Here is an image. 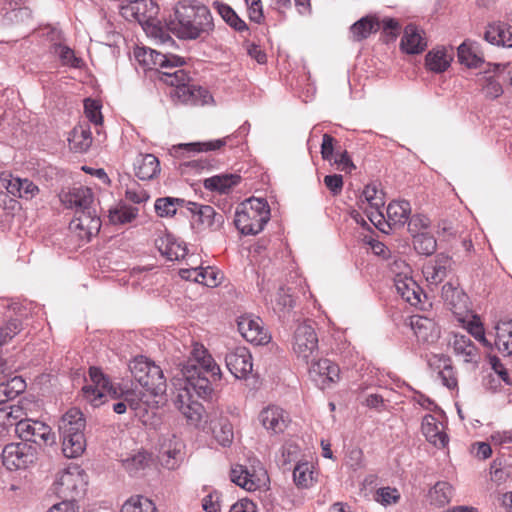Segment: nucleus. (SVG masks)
Instances as JSON below:
<instances>
[{
	"label": "nucleus",
	"instance_id": "1",
	"mask_svg": "<svg viewBox=\"0 0 512 512\" xmlns=\"http://www.w3.org/2000/svg\"><path fill=\"white\" fill-rule=\"evenodd\" d=\"M181 375L184 387L179 389L174 403L189 423L197 425L205 409L201 403L193 400L192 392L199 398H210L213 388L208 376L219 380L221 370L208 350L202 344L194 343L188 360L181 367Z\"/></svg>",
	"mask_w": 512,
	"mask_h": 512
},
{
	"label": "nucleus",
	"instance_id": "2",
	"mask_svg": "<svg viewBox=\"0 0 512 512\" xmlns=\"http://www.w3.org/2000/svg\"><path fill=\"white\" fill-rule=\"evenodd\" d=\"M175 19L171 21V30L184 40L207 38L214 30V21L210 10L195 0H183L176 4Z\"/></svg>",
	"mask_w": 512,
	"mask_h": 512
},
{
	"label": "nucleus",
	"instance_id": "3",
	"mask_svg": "<svg viewBox=\"0 0 512 512\" xmlns=\"http://www.w3.org/2000/svg\"><path fill=\"white\" fill-rule=\"evenodd\" d=\"M181 66H161L163 70L154 71L149 67L145 70L147 73H157L158 78L165 84L174 87L171 91V97L178 103L189 106L213 105L214 98L208 89L189 85L191 77L189 73L180 68Z\"/></svg>",
	"mask_w": 512,
	"mask_h": 512
},
{
	"label": "nucleus",
	"instance_id": "4",
	"mask_svg": "<svg viewBox=\"0 0 512 512\" xmlns=\"http://www.w3.org/2000/svg\"><path fill=\"white\" fill-rule=\"evenodd\" d=\"M270 220V207L265 199L250 198L236 210L234 223L243 235L260 233Z\"/></svg>",
	"mask_w": 512,
	"mask_h": 512
},
{
	"label": "nucleus",
	"instance_id": "5",
	"mask_svg": "<svg viewBox=\"0 0 512 512\" xmlns=\"http://www.w3.org/2000/svg\"><path fill=\"white\" fill-rule=\"evenodd\" d=\"M129 370L146 392L153 396L165 393L167 384L162 369L146 357H135L129 363Z\"/></svg>",
	"mask_w": 512,
	"mask_h": 512
},
{
	"label": "nucleus",
	"instance_id": "6",
	"mask_svg": "<svg viewBox=\"0 0 512 512\" xmlns=\"http://www.w3.org/2000/svg\"><path fill=\"white\" fill-rule=\"evenodd\" d=\"M87 483L84 470L79 465L73 464L58 473L54 482V491L64 499L63 501L73 503L76 497L85 492Z\"/></svg>",
	"mask_w": 512,
	"mask_h": 512
},
{
	"label": "nucleus",
	"instance_id": "7",
	"mask_svg": "<svg viewBox=\"0 0 512 512\" xmlns=\"http://www.w3.org/2000/svg\"><path fill=\"white\" fill-rule=\"evenodd\" d=\"M90 382L82 387L84 399L93 407L104 404L106 397H118V388L114 387L109 379L97 367L89 369Z\"/></svg>",
	"mask_w": 512,
	"mask_h": 512
},
{
	"label": "nucleus",
	"instance_id": "8",
	"mask_svg": "<svg viewBox=\"0 0 512 512\" xmlns=\"http://www.w3.org/2000/svg\"><path fill=\"white\" fill-rule=\"evenodd\" d=\"M292 349L298 359L306 364L318 352V336L311 321L299 323L293 333Z\"/></svg>",
	"mask_w": 512,
	"mask_h": 512
},
{
	"label": "nucleus",
	"instance_id": "9",
	"mask_svg": "<svg viewBox=\"0 0 512 512\" xmlns=\"http://www.w3.org/2000/svg\"><path fill=\"white\" fill-rule=\"evenodd\" d=\"M15 432L24 442H32L40 447L55 443V434L51 427L38 420L20 421Z\"/></svg>",
	"mask_w": 512,
	"mask_h": 512
},
{
	"label": "nucleus",
	"instance_id": "10",
	"mask_svg": "<svg viewBox=\"0 0 512 512\" xmlns=\"http://www.w3.org/2000/svg\"><path fill=\"white\" fill-rule=\"evenodd\" d=\"M3 465L10 471L26 469L36 460V450L26 443L7 444L2 451Z\"/></svg>",
	"mask_w": 512,
	"mask_h": 512
},
{
	"label": "nucleus",
	"instance_id": "11",
	"mask_svg": "<svg viewBox=\"0 0 512 512\" xmlns=\"http://www.w3.org/2000/svg\"><path fill=\"white\" fill-rule=\"evenodd\" d=\"M310 379L321 390L331 387L340 379L339 366L330 359L322 358L318 360L312 359L308 369Z\"/></svg>",
	"mask_w": 512,
	"mask_h": 512
},
{
	"label": "nucleus",
	"instance_id": "12",
	"mask_svg": "<svg viewBox=\"0 0 512 512\" xmlns=\"http://www.w3.org/2000/svg\"><path fill=\"white\" fill-rule=\"evenodd\" d=\"M159 6L154 0H135L121 6L120 14L128 21H137L140 25L154 21L159 14Z\"/></svg>",
	"mask_w": 512,
	"mask_h": 512
},
{
	"label": "nucleus",
	"instance_id": "13",
	"mask_svg": "<svg viewBox=\"0 0 512 512\" xmlns=\"http://www.w3.org/2000/svg\"><path fill=\"white\" fill-rule=\"evenodd\" d=\"M187 209L192 214L193 225H196L199 230L206 228L218 230L224 223L223 214L217 213L210 205L187 202Z\"/></svg>",
	"mask_w": 512,
	"mask_h": 512
},
{
	"label": "nucleus",
	"instance_id": "14",
	"mask_svg": "<svg viewBox=\"0 0 512 512\" xmlns=\"http://www.w3.org/2000/svg\"><path fill=\"white\" fill-rule=\"evenodd\" d=\"M238 331L242 337L254 345H265L270 342L271 336L263 327L259 317L243 315L237 321Z\"/></svg>",
	"mask_w": 512,
	"mask_h": 512
},
{
	"label": "nucleus",
	"instance_id": "15",
	"mask_svg": "<svg viewBox=\"0 0 512 512\" xmlns=\"http://www.w3.org/2000/svg\"><path fill=\"white\" fill-rule=\"evenodd\" d=\"M225 363L227 369L237 379H245L252 372V356L246 347H236L228 351Z\"/></svg>",
	"mask_w": 512,
	"mask_h": 512
},
{
	"label": "nucleus",
	"instance_id": "16",
	"mask_svg": "<svg viewBox=\"0 0 512 512\" xmlns=\"http://www.w3.org/2000/svg\"><path fill=\"white\" fill-rule=\"evenodd\" d=\"M100 228L101 220L97 215L96 209L76 214L69 223V229L72 232L78 233L79 238L86 241H89L92 236L98 234Z\"/></svg>",
	"mask_w": 512,
	"mask_h": 512
},
{
	"label": "nucleus",
	"instance_id": "17",
	"mask_svg": "<svg viewBox=\"0 0 512 512\" xmlns=\"http://www.w3.org/2000/svg\"><path fill=\"white\" fill-rule=\"evenodd\" d=\"M62 204L69 209H74L76 214L96 209L93 192L88 187H73L68 192L60 195Z\"/></svg>",
	"mask_w": 512,
	"mask_h": 512
},
{
	"label": "nucleus",
	"instance_id": "18",
	"mask_svg": "<svg viewBox=\"0 0 512 512\" xmlns=\"http://www.w3.org/2000/svg\"><path fill=\"white\" fill-rule=\"evenodd\" d=\"M361 202L366 203L369 206V208H364L365 213L374 225H377L384 219V215L381 211L385 204L384 193L381 190H378L375 184H368L365 186Z\"/></svg>",
	"mask_w": 512,
	"mask_h": 512
},
{
	"label": "nucleus",
	"instance_id": "19",
	"mask_svg": "<svg viewBox=\"0 0 512 512\" xmlns=\"http://www.w3.org/2000/svg\"><path fill=\"white\" fill-rule=\"evenodd\" d=\"M263 427L272 434H280L287 428L290 419L288 413L278 406H268L259 414Z\"/></svg>",
	"mask_w": 512,
	"mask_h": 512
},
{
	"label": "nucleus",
	"instance_id": "20",
	"mask_svg": "<svg viewBox=\"0 0 512 512\" xmlns=\"http://www.w3.org/2000/svg\"><path fill=\"white\" fill-rule=\"evenodd\" d=\"M425 32L414 24H408L403 31L400 41V49L403 53L421 54L427 48Z\"/></svg>",
	"mask_w": 512,
	"mask_h": 512
},
{
	"label": "nucleus",
	"instance_id": "21",
	"mask_svg": "<svg viewBox=\"0 0 512 512\" xmlns=\"http://www.w3.org/2000/svg\"><path fill=\"white\" fill-rule=\"evenodd\" d=\"M265 478L266 473L262 469H260V474L256 473V471L251 473L243 465H235L230 471L231 481L247 491L259 489L264 484Z\"/></svg>",
	"mask_w": 512,
	"mask_h": 512
},
{
	"label": "nucleus",
	"instance_id": "22",
	"mask_svg": "<svg viewBox=\"0 0 512 512\" xmlns=\"http://www.w3.org/2000/svg\"><path fill=\"white\" fill-rule=\"evenodd\" d=\"M452 260L443 253L437 254L434 260H431L423 266V275L430 285H438L447 276L451 267Z\"/></svg>",
	"mask_w": 512,
	"mask_h": 512
},
{
	"label": "nucleus",
	"instance_id": "23",
	"mask_svg": "<svg viewBox=\"0 0 512 512\" xmlns=\"http://www.w3.org/2000/svg\"><path fill=\"white\" fill-rule=\"evenodd\" d=\"M410 326L417 340L421 343H433L439 338V328L430 318L413 315L410 318Z\"/></svg>",
	"mask_w": 512,
	"mask_h": 512
},
{
	"label": "nucleus",
	"instance_id": "24",
	"mask_svg": "<svg viewBox=\"0 0 512 512\" xmlns=\"http://www.w3.org/2000/svg\"><path fill=\"white\" fill-rule=\"evenodd\" d=\"M155 246L169 261L183 259L187 255L186 245L171 234H162L155 239Z\"/></svg>",
	"mask_w": 512,
	"mask_h": 512
},
{
	"label": "nucleus",
	"instance_id": "25",
	"mask_svg": "<svg viewBox=\"0 0 512 512\" xmlns=\"http://www.w3.org/2000/svg\"><path fill=\"white\" fill-rule=\"evenodd\" d=\"M453 350L455 355L465 363L477 366L481 359L479 349L473 341L466 335H454Z\"/></svg>",
	"mask_w": 512,
	"mask_h": 512
},
{
	"label": "nucleus",
	"instance_id": "26",
	"mask_svg": "<svg viewBox=\"0 0 512 512\" xmlns=\"http://www.w3.org/2000/svg\"><path fill=\"white\" fill-rule=\"evenodd\" d=\"M421 429L427 441L438 447H445L448 436L443 432V425L433 415L427 414L422 419Z\"/></svg>",
	"mask_w": 512,
	"mask_h": 512
},
{
	"label": "nucleus",
	"instance_id": "27",
	"mask_svg": "<svg viewBox=\"0 0 512 512\" xmlns=\"http://www.w3.org/2000/svg\"><path fill=\"white\" fill-rule=\"evenodd\" d=\"M86 420L83 413L77 408L69 409L61 418L59 430L61 435L76 436L84 434Z\"/></svg>",
	"mask_w": 512,
	"mask_h": 512
},
{
	"label": "nucleus",
	"instance_id": "28",
	"mask_svg": "<svg viewBox=\"0 0 512 512\" xmlns=\"http://www.w3.org/2000/svg\"><path fill=\"white\" fill-rule=\"evenodd\" d=\"M160 170V162L153 154H139L135 159L134 171L140 180H151Z\"/></svg>",
	"mask_w": 512,
	"mask_h": 512
},
{
	"label": "nucleus",
	"instance_id": "29",
	"mask_svg": "<svg viewBox=\"0 0 512 512\" xmlns=\"http://www.w3.org/2000/svg\"><path fill=\"white\" fill-rule=\"evenodd\" d=\"M381 29V22L376 15H367L356 21L350 27L353 41H362Z\"/></svg>",
	"mask_w": 512,
	"mask_h": 512
},
{
	"label": "nucleus",
	"instance_id": "30",
	"mask_svg": "<svg viewBox=\"0 0 512 512\" xmlns=\"http://www.w3.org/2000/svg\"><path fill=\"white\" fill-rule=\"evenodd\" d=\"M485 39L491 44L512 47V27L501 21L493 22L487 27Z\"/></svg>",
	"mask_w": 512,
	"mask_h": 512
},
{
	"label": "nucleus",
	"instance_id": "31",
	"mask_svg": "<svg viewBox=\"0 0 512 512\" xmlns=\"http://www.w3.org/2000/svg\"><path fill=\"white\" fill-rule=\"evenodd\" d=\"M394 286L397 294L410 305L417 306L421 303L423 291L412 276L396 280Z\"/></svg>",
	"mask_w": 512,
	"mask_h": 512
},
{
	"label": "nucleus",
	"instance_id": "32",
	"mask_svg": "<svg viewBox=\"0 0 512 512\" xmlns=\"http://www.w3.org/2000/svg\"><path fill=\"white\" fill-rule=\"evenodd\" d=\"M499 68L500 66H494L493 69L486 70L477 79L485 96L491 99L498 98L503 93L502 86L497 79L501 73Z\"/></svg>",
	"mask_w": 512,
	"mask_h": 512
},
{
	"label": "nucleus",
	"instance_id": "33",
	"mask_svg": "<svg viewBox=\"0 0 512 512\" xmlns=\"http://www.w3.org/2000/svg\"><path fill=\"white\" fill-rule=\"evenodd\" d=\"M387 221L389 227H402L404 226L410 216L411 207L408 201H393L388 204Z\"/></svg>",
	"mask_w": 512,
	"mask_h": 512
},
{
	"label": "nucleus",
	"instance_id": "34",
	"mask_svg": "<svg viewBox=\"0 0 512 512\" xmlns=\"http://www.w3.org/2000/svg\"><path fill=\"white\" fill-rule=\"evenodd\" d=\"M459 64H481L484 62V54L480 45L470 39L464 40L457 48Z\"/></svg>",
	"mask_w": 512,
	"mask_h": 512
},
{
	"label": "nucleus",
	"instance_id": "35",
	"mask_svg": "<svg viewBox=\"0 0 512 512\" xmlns=\"http://www.w3.org/2000/svg\"><path fill=\"white\" fill-rule=\"evenodd\" d=\"M70 148L75 152H86L92 144L90 126L86 123L74 127L68 138Z\"/></svg>",
	"mask_w": 512,
	"mask_h": 512
},
{
	"label": "nucleus",
	"instance_id": "36",
	"mask_svg": "<svg viewBox=\"0 0 512 512\" xmlns=\"http://www.w3.org/2000/svg\"><path fill=\"white\" fill-rule=\"evenodd\" d=\"M132 56L138 64H172L167 55L142 45L134 46Z\"/></svg>",
	"mask_w": 512,
	"mask_h": 512
},
{
	"label": "nucleus",
	"instance_id": "37",
	"mask_svg": "<svg viewBox=\"0 0 512 512\" xmlns=\"http://www.w3.org/2000/svg\"><path fill=\"white\" fill-rule=\"evenodd\" d=\"M495 345L506 355L512 354V320L499 321L495 327Z\"/></svg>",
	"mask_w": 512,
	"mask_h": 512
},
{
	"label": "nucleus",
	"instance_id": "38",
	"mask_svg": "<svg viewBox=\"0 0 512 512\" xmlns=\"http://www.w3.org/2000/svg\"><path fill=\"white\" fill-rule=\"evenodd\" d=\"M240 179L241 177L237 174H220L206 178L203 185L207 190L225 193L230 188L237 185Z\"/></svg>",
	"mask_w": 512,
	"mask_h": 512
},
{
	"label": "nucleus",
	"instance_id": "39",
	"mask_svg": "<svg viewBox=\"0 0 512 512\" xmlns=\"http://www.w3.org/2000/svg\"><path fill=\"white\" fill-rule=\"evenodd\" d=\"M62 451L67 458H77L83 454L86 448V439L84 434L61 435Z\"/></svg>",
	"mask_w": 512,
	"mask_h": 512
},
{
	"label": "nucleus",
	"instance_id": "40",
	"mask_svg": "<svg viewBox=\"0 0 512 512\" xmlns=\"http://www.w3.org/2000/svg\"><path fill=\"white\" fill-rule=\"evenodd\" d=\"M213 8L218 12L221 18L236 31L242 32L248 29L246 23L229 5L221 1H214Z\"/></svg>",
	"mask_w": 512,
	"mask_h": 512
},
{
	"label": "nucleus",
	"instance_id": "41",
	"mask_svg": "<svg viewBox=\"0 0 512 512\" xmlns=\"http://www.w3.org/2000/svg\"><path fill=\"white\" fill-rule=\"evenodd\" d=\"M314 465L311 462H298L293 469V480L297 487L308 488L314 482Z\"/></svg>",
	"mask_w": 512,
	"mask_h": 512
},
{
	"label": "nucleus",
	"instance_id": "42",
	"mask_svg": "<svg viewBox=\"0 0 512 512\" xmlns=\"http://www.w3.org/2000/svg\"><path fill=\"white\" fill-rule=\"evenodd\" d=\"M452 495V486L446 481H439L430 489L429 500L431 504L442 507L451 501Z\"/></svg>",
	"mask_w": 512,
	"mask_h": 512
},
{
	"label": "nucleus",
	"instance_id": "43",
	"mask_svg": "<svg viewBox=\"0 0 512 512\" xmlns=\"http://www.w3.org/2000/svg\"><path fill=\"white\" fill-rule=\"evenodd\" d=\"M138 215V208L127 206V205H118L109 210V221L111 224H127L131 223Z\"/></svg>",
	"mask_w": 512,
	"mask_h": 512
},
{
	"label": "nucleus",
	"instance_id": "44",
	"mask_svg": "<svg viewBox=\"0 0 512 512\" xmlns=\"http://www.w3.org/2000/svg\"><path fill=\"white\" fill-rule=\"evenodd\" d=\"M124 398L128 406L134 411L146 410L149 399L143 390H126L118 389V397Z\"/></svg>",
	"mask_w": 512,
	"mask_h": 512
},
{
	"label": "nucleus",
	"instance_id": "45",
	"mask_svg": "<svg viewBox=\"0 0 512 512\" xmlns=\"http://www.w3.org/2000/svg\"><path fill=\"white\" fill-rule=\"evenodd\" d=\"M185 200L174 197H162L155 201L154 208L159 217H171L177 212V207H182Z\"/></svg>",
	"mask_w": 512,
	"mask_h": 512
},
{
	"label": "nucleus",
	"instance_id": "46",
	"mask_svg": "<svg viewBox=\"0 0 512 512\" xmlns=\"http://www.w3.org/2000/svg\"><path fill=\"white\" fill-rule=\"evenodd\" d=\"M454 59L452 46H437L429 51L425 57V64H451Z\"/></svg>",
	"mask_w": 512,
	"mask_h": 512
},
{
	"label": "nucleus",
	"instance_id": "47",
	"mask_svg": "<svg viewBox=\"0 0 512 512\" xmlns=\"http://www.w3.org/2000/svg\"><path fill=\"white\" fill-rule=\"evenodd\" d=\"M121 512H157V509L150 499L133 496L122 505Z\"/></svg>",
	"mask_w": 512,
	"mask_h": 512
},
{
	"label": "nucleus",
	"instance_id": "48",
	"mask_svg": "<svg viewBox=\"0 0 512 512\" xmlns=\"http://www.w3.org/2000/svg\"><path fill=\"white\" fill-rule=\"evenodd\" d=\"M414 249L422 255H431L437 247L436 239L429 233H421L413 236Z\"/></svg>",
	"mask_w": 512,
	"mask_h": 512
},
{
	"label": "nucleus",
	"instance_id": "49",
	"mask_svg": "<svg viewBox=\"0 0 512 512\" xmlns=\"http://www.w3.org/2000/svg\"><path fill=\"white\" fill-rule=\"evenodd\" d=\"M147 36L154 38L161 43H166L168 41H172L171 36L167 32L164 26H162L161 22L156 17L154 21H148L141 25Z\"/></svg>",
	"mask_w": 512,
	"mask_h": 512
},
{
	"label": "nucleus",
	"instance_id": "50",
	"mask_svg": "<svg viewBox=\"0 0 512 512\" xmlns=\"http://www.w3.org/2000/svg\"><path fill=\"white\" fill-rule=\"evenodd\" d=\"M23 328L19 317L10 318L0 327V346L12 340Z\"/></svg>",
	"mask_w": 512,
	"mask_h": 512
},
{
	"label": "nucleus",
	"instance_id": "51",
	"mask_svg": "<svg viewBox=\"0 0 512 512\" xmlns=\"http://www.w3.org/2000/svg\"><path fill=\"white\" fill-rule=\"evenodd\" d=\"M213 432L215 439L221 446H230L234 438V433L232 424L227 419L220 420L218 426L213 428Z\"/></svg>",
	"mask_w": 512,
	"mask_h": 512
},
{
	"label": "nucleus",
	"instance_id": "52",
	"mask_svg": "<svg viewBox=\"0 0 512 512\" xmlns=\"http://www.w3.org/2000/svg\"><path fill=\"white\" fill-rule=\"evenodd\" d=\"M62 64H78L80 58L77 56L76 52L70 48L68 45L64 43L62 40L60 43H57L50 51Z\"/></svg>",
	"mask_w": 512,
	"mask_h": 512
},
{
	"label": "nucleus",
	"instance_id": "53",
	"mask_svg": "<svg viewBox=\"0 0 512 512\" xmlns=\"http://www.w3.org/2000/svg\"><path fill=\"white\" fill-rule=\"evenodd\" d=\"M391 260L392 261L389 263V268L391 274L393 275L394 284L398 279L404 280L405 278L412 276V269L405 260L399 258L396 255H393Z\"/></svg>",
	"mask_w": 512,
	"mask_h": 512
},
{
	"label": "nucleus",
	"instance_id": "54",
	"mask_svg": "<svg viewBox=\"0 0 512 512\" xmlns=\"http://www.w3.org/2000/svg\"><path fill=\"white\" fill-rule=\"evenodd\" d=\"M231 138V136H227L223 139H216L206 142H196V143H189L180 145V149H187L191 151H197V152H203V151H214L218 150L224 145H226L227 141Z\"/></svg>",
	"mask_w": 512,
	"mask_h": 512
},
{
	"label": "nucleus",
	"instance_id": "55",
	"mask_svg": "<svg viewBox=\"0 0 512 512\" xmlns=\"http://www.w3.org/2000/svg\"><path fill=\"white\" fill-rule=\"evenodd\" d=\"M148 461L149 456L140 452L123 460V466L130 475H136L138 471L147 466Z\"/></svg>",
	"mask_w": 512,
	"mask_h": 512
},
{
	"label": "nucleus",
	"instance_id": "56",
	"mask_svg": "<svg viewBox=\"0 0 512 512\" xmlns=\"http://www.w3.org/2000/svg\"><path fill=\"white\" fill-rule=\"evenodd\" d=\"M36 34L50 45V50L64 40L61 30L50 25L40 28Z\"/></svg>",
	"mask_w": 512,
	"mask_h": 512
},
{
	"label": "nucleus",
	"instance_id": "57",
	"mask_svg": "<svg viewBox=\"0 0 512 512\" xmlns=\"http://www.w3.org/2000/svg\"><path fill=\"white\" fill-rule=\"evenodd\" d=\"M408 231L412 236L425 233L430 225V219L424 214H416L408 219Z\"/></svg>",
	"mask_w": 512,
	"mask_h": 512
},
{
	"label": "nucleus",
	"instance_id": "58",
	"mask_svg": "<svg viewBox=\"0 0 512 512\" xmlns=\"http://www.w3.org/2000/svg\"><path fill=\"white\" fill-rule=\"evenodd\" d=\"M101 106L100 104L93 99H85L84 101V112L87 119L95 124L96 126L101 125L103 121V117L101 114Z\"/></svg>",
	"mask_w": 512,
	"mask_h": 512
},
{
	"label": "nucleus",
	"instance_id": "59",
	"mask_svg": "<svg viewBox=\"0 0 512 512\" xmlns=\"http://www.w3.org/2000/svg\"><path fill=\"white\" fill-rule=\"evenodd\" d=\"M399 499L396 489L390 487H382L376 491L375 500L383 505L395 503Z\"/></svg>",
	"mask_w": 512,
	"mask_h": 512
},
{
	"label": "nucleus",
	"instance_id": "60",
	"mask_svg": "<svg viewBox=\"0 0 512 512\" xmlns=\"http://www.w3.org/2000/svg\"><path fill=\"white\" fill-rule=\"evenodd\" d=\"M198 276L200 278L199 279L200 284L214 287V286H217L219 283L218 272H216L211 267H206V268L200 267Z\"/></svg>",
	"mask_w": 512,
	"mask_h": 512
},
{
	"label": "nucleus",
	"instance_id": "61",
	"mask_svg": "<svg viewBox=\"0 0 512 512\" xmlns=\"http://www.w3.org/2000/svg\"><path fill=\"white\" fill-rule=\"evenodd\" d=\"M490 364L493 371L499 376V378L508 386H512V379L509 376L507 369L502 364L501 360L496 356L490 358Z\"/></svg>",
	"mask_w": 512,
	"mask_h": 512
},
{
	"label": "nucleus",
	"instance_id": "62",
	"mask_svg": "<svg viewBox=\"0 0 512 512\" xmlns=\"http://www.w3.org/2000/svg\"><path fill=\"white\" fill-rule=\"evenodd\" d=\"M439 378L442 381V384L449 389H453L457 386V378L455 376V372L453 368L449 365H446L439 373Z\"/></svg>",
	"mask_w": 512,
	"mask_h": 512
},
{
	"label": "nucleus",
	"instance_id": "63",
	"mask_svg": "<svg viewBox=\"0 0 512 512\" xmlns=\"http://www.w3.org/2000/svg\"><path fill=\"white\" fill-rule=\"evenodd\" d=\"M324 184L333 195H337L342 191L343 177L339 174L327 175L324 178Z\"/></svg>",
	"mask_w": 512,
	"mask_h": 512
},
{
	"label": "nucleus",
	"instance_id": "64",
	"mask_svg": "<svg viewBox=\"0 0 512 512\" xmlns=\"http://www.w3.org/2000/svg\"><path fill=\"white\" fill-rule=\"evenodd\" d=\"M202 508L205 512H220L219 496L217 492H211L202 500Z\"/></svg>",
	"mask_w": 512,
	"mask_h": 512
}]
</instances>
